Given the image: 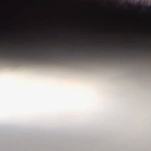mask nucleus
<instances>
[{
	"label": "nucleus",
	"mask_w": 151,
	"mask_h": 151,
	"mask_svg": "<svg viewBox=\"0 0 151 151\" xmlns=\"http://www.w3.org/2000/svg\"><path fill=\"white\" fill-rule=\"evenodd\" d=\"M26 56L23 52L19 51H16L12 52H6L3 54L2 57L9 59H16L20 58H24Z\"/></svg>",
	"instance_id": "nucleus-1"
},
{
	"label": "nucleus",
	"mask_w": 151,
	"mask_h": 151,
	"mask_svg": "<svg viewBox=\"0 0 151 151\" xmlns=\"http://www.w3.org/2000/svg\"><path fill=\"white\" fill-rule=\"evenodd\" d=\"M34 53L33 52H29V53H28V54L29 55H31V54H32V53Z\"/></svg>",
	"instance_id": "nucleus-2"
}]
</instances>
